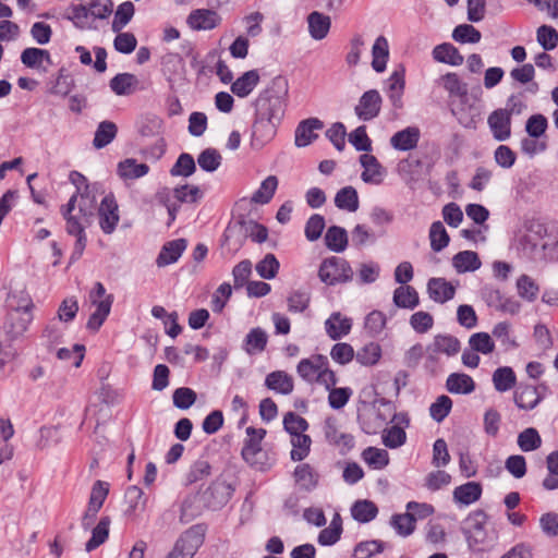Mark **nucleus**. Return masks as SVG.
<instances>
[{
	"instance_id": "6e6552de",
	"label": "nucleus",
	"mask_w": 558,
	"mask_h": 558,
	"mask_svg": "<svg viewBox=\"0 0 558 558\" xmlns=\"http://www.w3.org/2000/svg\"><path fill=\"white\" fill-rule=\"evenodd\" d=\"M233 488L223 480L214 481L202 495L203 505L210 509H219L231 498Z\"/></svg>"
},
{
	"instance_id": "a18cd8bd",
	"label": "nucleus",
	"mask_w": 558,
	"mask_h": 558,
	"mask_svg": "<svg viewBox=\"0 0 558 558\" xmlns=\"http://www.w3.org/2000/svg\"><path fill=\"white\" fill-rule=\"evenodd\" d=\"M278 187V179L276 175L267 177L252 195L251 202L254 204H268L274 197Z\"/></svg>"
},
{
	"instance_id": "052dcab7",
	"label": "nucleus",
	"mask_w": 558,
	"mask_h": 558,
	"mask_svg": "<svg viewBox=\"0 0 558 558\" xmlns=\"http://www.w3.org/2000/svg\"><path fill=\"white\" fill-rule=\"evenodd\" d=\"M518 446L524 452L538 449L542 446V438L534 427H527L518 435Z\"/></svg>"
},
{
	"instance_id": "58836bf2",
	"label": "nucleus",
	"mask_w": 558,
	"mask_h": 558,
	"mask_svg": "<svg viewBox=\"0 0 558 558\" xmlns=\"http://www.w3.org/2000/svg\"><path fill=\"white\" fill-rule=\"evenodd\" d=\"M393 304L400 308L413 310L420 303L418 293L411 286H400L393 291Z\"/></svg>"
},
{
	"instance_id": "2eb2a0df",
	"label": "nucleus",
	"mask_w": 558,
	"mask_h": 558,
	"mask_svg": "<svg viewBox=\"0 0 558 558\" xmlns=\"http://www.w3.org/2000/svg\"><path fill=\"white\" fill-rule=\"evenodd\" d=\"M76 201H77V196L72 195L71 198L69 199L68 204L64 207H62V210H61L62 215L66 221V226H65L66 232L70 235H77V234L85 233V229L89 226V222H90L89 221L90 217H87V220L85 221L80 213L77 215L72 214L75 208Z\"/></svg>"
},
{
	"instance_id": "4d7b16f0",
	"label": "nucleus",
	"mask_w": 558,
	"mask_h": 558,
	"mask_svg": "<svg viewBox=\"0 0 558 558\" xmlns=\"http://www.w3.org/2000/svg\"><path fill=\"white\" fill-rule=\"evenodd\" d=\"M451 36L459 44H476L482 38L481 32L471 24L456 26Z\"/></svg>"
},
{
	"instance_id": "09e8293b",
	"label": "nucleus",
	"mask_w": 558,
	"mask_h": 558,
	"mask_svg": "<svg viewBox=\"0 0 558 558\" xmlns=\"http://www.w3.org/2000/svg\"><path fill=\"white\" fill-rule=\"evenodd\" d=\"M110 518L102 517L92 531V537L85 545L86 551H92L104 544L109 536Z\"/></svg>"
},
{
	"instance_id": "4468645a",
	"label": "nucleus",
	"mask_w": 558,
	"mask_h": 558,
	"mask_svg": "<svg viewBox=\"0 0 558 558\" xmlns=\"http://www.w3.org/2000/svg\"><path fill=\"white\" fill-rule=\"evenodd\" d=\"M460 351V341L449 335H437L433 342L427 347L428 357L433 361L437 359L438 354L453 356Z\"/></svg>"
},
{
	"instance_id": "9b49d317",
	"label": "nucleus",
	"mask_w": 558,
	"mask_h": 558,
	"mask_svg": "<svg viewBox=\"0 0 558 558\" xmlns=\"http://www.w3.org/2000/svg\"><path fill=\"white\" fill-rule=\"evenodd\" d=\"M539 389L545 390L546 386L541 385L539 387H535L527 384H520L513 392L515 405L524 411L536 408L544 398Z\"/></svg>"
},
{
	"instance_id": "79ce46f5",
	"label": "nucleus",
	"mask_w": 558,
	"mask_h": 558,
	"mask_svg": "<svg viewBox=\"0 0 558 558\" xmlns=\"http://www.w3.org/2000/svg\"><path fill=\"white\" fill-rule=\"evenodd\" d=\"M372 57L373 69L377 73L384 72L389 57L388 40L384 36H379L376 38L372 48Z\"/></svg>"
},
{
	"instance_id": "aec40b11",
	"label": "nucleus",
	"mask_w": 558,
	"mask_h": 558,
	"mask_svg": "<svg viewBox=\"0 0 558 558\" xmlns=\"http://www.w3.org/2000/svg\"><path fill=\"white\" fill-rule=\"evenodd\" d=\"M324 123L318 118H308L299 123L295 129L294 143L298 147H305L317 138L316 130H322Z\"/></svg>"
},
{
	"instance_id": "393cba45",
	"label": "nucleus",
	"mask_w": 558,
	"mask_h": 558,
	"mask_svg": "<svg viewBox=\"0 0 558 558\" xmlns=\"http://www.w3.org/2000/svg\"><path fill=\"white\" fill-rule=\"evenodd\" d=\"M429 298L437 303H445L453 299L456 288L445 278H430L427 282Z\"/></svg>"
},
{
	"instance_id": "9d476101",
	"label": "nucleus",
	"mask_w": 558,
	"mask_h": 558,
	"mask_svg": "<svg viewBox=\"0 0 558 558\" xmlns=\"http://www.w3.org/2000/svg\"><path fill=\"white\" fill-rule=\"evenodd\" d=\"M99 226L104 233L111 234L120 220L118 204L113 195H106L98 208Z\"/></svg>"
},
{
	"instance_id": "20e7f679",
	"label": "nucleus",
	"mask_w": 558,
	"mask_h": 558,
	"mask_svg": "<svg viewBox=\"0 0 558 558\" xmlns=\"http://www.w3.org/2000/svg\"><path fill=\"white\" fill-rule=\"evenodd\" d=\"M246 439L241 450L242 458L253 468L265 470L267 468L266 453L262 449V440L266 436V429L246 428Z\"/></svg>"
},
{
	"instance_id": "680f3d73",
	"label": "nucleus",
	"mask_w": 558,
	"mask_h": 558,
	"mask_svg": "<svg viewBox=\"0 0 558 558\" xmlns=\"http://www.w3.org/2000/svg\"><path fill=\"white\" fill-rule=\"evenodd\" d=\"M390 525L398 535L407 537L415 530V518H412L408 512L393 514L390 519Z\"/></svg>"
},
{
	"instance_id": "ddd939ff",
	"label": "nucleus",
	"mask_w": 558,
	"mask_h": 558,
	"mask_svg": "<svg viewBox=\"0 0 558 558\" xmlns=\"http://www.w3.org/2000/svg\"><path fill=\"white\" fill-rule=\"evenodd\" d=\"M487 123L496 141L505 142L511 136V118L500 108L488 116Z\"/></svg>"
},
{
	"instance_id": "3c124183",
	"label": "nucleus",
	"mask_w": 558,
	"mask_h": 558,
	"mask_svg": "<svg viewBox=\"0 0 558 558\" xmlns=\"http://www.w3.org/2000/svg\"><path fill=\"white\" fill-rule=\"evenodd\" d=\"M267 340V335L262 328H253L245 337V351L251 355L260 353L265 350Z\"/></svg>"
},
{
	"instance_id": "1a4fd4ad",
	"label": "nucleus",
	"mask_w": 558,
	"mask_h": 558,
	"mask_svg": "<svg viewBox=\"0 0 558 558\" xmlns=\"http://www.w3.org/2000/svg\"><path fill=\"white\" fill-rule=\"evenodd\" d=\"M278 124L275 121L255 114L251 132L252 148L260 149L267 145L275 137Z\"/></svg>"
},
{
	"instance_id": "ea45409f",
	"label": "nucleus",
	"mask_w": 558,
	"mask_h": 558,
	"mask_svg": "<svg viewBox=\"0 0 558 558\" xmlns=\"http://www.w3.org/2000/svg\"><path fill=\"white\" fill-rule=\"evenodd\" d=\"M493 385L496 391L506 392L517 385V376L510 366H501L493 373Z\"/></svg>"
},
{
	"instance_id": "69168bd1",
	"label": "nucleus",
	"mask_w": 558,
	"mask_h": 558,
	"mask_svg": "<svg viewBox=\"0 0 558 558\" xmlns=\"http://www.w3.org/2000/svg\"><path fill=\"white\" fill-rule=\"evenodd\" d=\"M280 264L276 256L271 253L265 255V257L256 264V272L263 279H274L279 270Z\"/></svg>"
},
{
	"instance_id": "f8f14e48",
	"label": "nucleus",
	"mask_w": 558,
	"mask_h": 558,
	"mask_svg": "<svg viewBox=\"0 0 558 558\" xmlns=\"http://www.w3.org/2000/svg\"><path fill=\"white\" fill-rule=\"evenodd\" d=\"M405 87V70L399 65L387 80V95L393 108L403 107V93Z\"/></svg>"
},
{
	"instance_id": "603ef678",
	"label": "nucleus",
	"mask_w": 558,
	"mask_h": 558,
	"mask_svg": "<svg viewBox=\"0 0 558 558\" xmlns=\"http://www.w3.org/2000/svg\"><path fill=\"white\" fill-rule=\"evenodd\" d=\"M429 241L434 252H440L448 246L450 238L441 221H435L430 225Z\"/></svg>"
},
{
	"instance_id": "7c9ffc66",
	"label": "nucleus",
	"mask_w": 558,
	"mask_h": 558,
	"mask_svg": "<svg viewBox=\"0 0 558 558\" xmlns=\"http://www.w3.org/2000/svg\"><path fill=\"white\" fill-rule=\"evenodd\" d=\"M259 80L257 70L246 71L232 83L231 92L239 98H245L255 89Z\"/></svg>"
},
{
	"instance_id": "49530a36",
	"label": "nucleus",
	"mask_w": 558,
	"mask_h": 558,
	"mask_svg": "<svg viewBox=\"0 0 558 558\" xmlns=\"http://www.w3.org/2000/svg\"><path fill=\"white\" fill-rule=\"evenodd\" d=\"M378 508L371 500H357L351 508L353 519L360 523H367L376 518Z\"/></svg>"
},
{
	"instance_id": "473e14b6",
	"label": "nucleus",
	"mask_w": 558,
	"mask_h": 558,
	"mask_svg": "<svg viewBox=\"0 0 558 558\" xmlns=\"http://www.w3.org/2000/svg\"><path fill=\"white\" fill-rule=\"evenodd\" d=\"M308 33L315 40L324 39L330 29L331 21L328 15L314 11L307 16Z\"/></svg>"
},
{
	"instance_id": "5701e85b",
	"label": "nucleus",
	"mask_w": 558,
	"mask_h": 558,
	"mask_svg": "<svg viewBox=\"0 0 558 558\" xmlns=\"http://www.w3.org/2000/svg\"><path fill=\"white\" fill-rule=\"evenodd\" d=\"M324 364H328V359L325 355L316 354L308 359H303L296 366V372L302 379L307 383H314L322 372Z\"/></svg>"
},
{
	"instance_id": "864d4df0",
	"label": "nucleus",
	"mask_w": 558,
	"mask_h": 558,
	"mask_svg": "<svg viewBox=\"0 0 558 558\" xmlns=\"http://www.w3.org/2000/svg\"><path fill=\"white\" fill-rule=\"evenodd\" d=\"M202 497L197 494L190 495L184 498L181 505L180 520L184 523H189L194 520L202 512Z\"/></svg>"
},
{
	"instance_id": "0e129e2a",
	"label": "nucleus",
	"mask_w": 558,
	"mask_h": 558,
	"mask_svg": "<svg viewBox=\"0 0 558 558\" xmlns=\"http://www.w3.org/2000/svg\"><path fill=\"white\" fill-rule=\"evenodd\" d=\"M196 170L195 160L192 155L187 153L181 154L175 163L170 169V173L172 177H184L187 178L192 175Z\"/></svg>"
},
{
	"instance_id": "de8ad7c7",
	"label": "nucleus",
	"mask_w": 558,
	"mask_h": 558,
	"mask_svg": "<svg viewBox=\"0 0 558 558\" xmlns=\"http://www.w3.org/2000/svg\"><path fill=\"white\" fill-rule=\"evenodd\" d=\"M118 132L117 125L111 121H102L98 124L93 145L97 148H104L109 145L116 137Z\"/></svg>"
},
{
	"instance_id": "6ab92c4d",
	"label": "nucleus",
	"mask_w": 558,
	"mask_h": 558,
	"mask_svg": "<svg viewBox=\"0 0 558 558\" xmlns=\"http://www.w3.org/2000/svg\"><path fill=\"white\" fill-rule=\"evenodd\" d=\"M187 246V242L185 239H177L167 242L160 250L156 264L158 267H166L168 265L174 264L182 256L183 252Z\"/></svg>"
},
{
	"instance_id": "8fccbe9b",
	"label": "nucleus",
	"mask_w": 558,
	"mask_h": 558,
	"mask_svg": "<svg viewBox=\"0 0 558 558\" xmlns=\"http://www.w3.org/2000/svg\"><path fill=\"white\" fill-rule=\"evenodd\" d=\"M69 21L73 23V25L78 29H88L92 28L89 23V14L87 11L86 3H72L68 8V14L65 16Z\"/></svg>"
},
{
	"instance_id": "412c9836",
	"label": "nucleus",
	"mask_w": 558,
	"mask_h": 558,
	"mask_svg": "<svg viewBox=\"0 0 558 558\" xmlns=\"http://www.w3.org/2000/svg\"><path fill=\"white\" fill-rule=\"evenodd\" d=\"M203 543L202 535L195 529H189L175 542L173 550L184 558H193Z\"/></svg>"
},
{
	"instance_id": "e2e57ef3",
	"label": "nucleus",
	"mask_w": 558,
	"mask_h": 558,
	"mask_svg": "<svg viewBox=\"0 0 558 558\" xmlns=\"http://www.w3.org/2000/svg\"><path fill=\"white\" fill-rule=\"evenodd\" d=\"M222 161L220 153L216 148H206L197 157L199 168L206 172L216 171Z\"/></svg>"
},
{
	"instance_id": "13d9d810",
	"label": "nucleus",
	"mask_w": 558,
	"mask_h": 558,
	"mask_svg": "<svg viewBox=\"0 0 558 558\" xmlns=\"http://www.w3.org/2000/svg\"><path fill=\"white\" fill-rule=\"evenodd\" d=\"M135 12V7L131 1L121 3L116 13L111 24L113 32L122 31L132 20Z\"/></svg>"
},
{
	"instance_id": "2f4dec72",
	"label": "nucleus",
	"mask_w": 558,
	"mask_h": 558,
	"mask_svg": "<svg viewBox=\"0 0 558 558\" xmlns=\"http://www.w3.org/2000/svg\"><path fill=\"white\" fill-rule=\"evenodd\" d=\"M446 389L453 395H469L475 390V383L468 374L451 373L447 377Z\"/></svg>"
},
{
	"instance_id": "c756f323",
	"label": "nucleus",
	"mask_w": 558,
	"mask_h": 558,
	"mask_svg": "<svg viewBox=\"0 0 558 558\" xmlns=\"http://www.w3.org/2000/svg\"><path fill=\"white\" fill-rule=\"evenodd\" d=\"M433 59L436 62L459 66L463 63L464 58L452 44L444 43L434 47L432 51Z\"/></svg>"
},
{
	"instance_id": "f03ea898",
	"label": "nucleus",
	"mask_w": 558,
	"mask_h": 558,
	"mask_svg": "<svg viewBox=\"0 0 558 558\" xmlns=\"http://www.w3.org/2000/svg\"><path fill=\"white\" fill-rule=\"evenodd\" d=\"M287 97V81L281 76L272 78L255 100V114L280 123L284 117Z\"/></svg>"
},
{
	"instance_id": "b1692460",
	"label": "nucleus",
	"mask_w": 558,
	"mask_h": 558,
	"mask_svg": "<svg viewBox=\"0 0 558 558\" xmlns=\"http://www.w3.org/2000/svg\"><path fill=\"white\" fill-rule=\"evenodd\" d=\"M360 162L364 169L361 179L365 183L380 184L383 182L385 170L375 156L363 154L360 157Z\"/></svg>"
},
{
	"instance_id": "e433bc0d",
	"label": "nucleus",
	"mask_w": 558,
	"mask_h": 558,
	"mask_svg": "<svg viewBox=\"0 0 558 558\" xmlns=\"http://www.w3.org/2000/svg\"><path fill=\"white\" fill-rule=\"evenodd\" d=\"M137 83L138 80L134 74L119 73L110 80L109 86L116 95L128 96L135 90Z\"/></svg>"
},
{
	"instance_id": "774afa93",
	"label": "nucleus",
	"mask_w": 558,
	"mask_h": 558,
	"mask_svg": "<svg viewBox=\"0 0 558 558\" xmlns=\"http://www.w3.org/2000/svg\"><path fill=\"white\" fill-rule=\"evenodd\" d=\"M517 289L520 298L526 300L527 302H533L536 300L539 292V287L537 283L527 275H522L518 278Z\"/></svg>"
},
{
	"instance_id": "cd10ccee",
	"label": "nucleus",
	"mask_w": 558,
	"mask_h": 558,
	"mask_svg": "<svg viewBox=\"0 0 558 558\" xmlns=\"http://www.w3.org/2000/svg\"><path fill=\"white\" fill-rule=\"evenodd\" d=\"M265 386L279 395H290L294 389L293 378L283 371L269 373L265 378Z\"/></svg>"
},
{
	"instance_id": "5fc2aeb1",
	"label": "nucleus",
	"mask_w": 558,
	"mask_h": 558,
	"mask_svg": "<svg viewBox=\"0 0 558 558\" xmlns=\"http://www.w3.org/2000/svg\"><path fill=\"white\" fill-rule=\"evenodd\" d=\"M357 363L364 366L375 365L381 357V348L376 342L366 343L355 353Z\"/></svg>"
},
{
	"instance_id": "c85d7f7f",
	"label": "nucleus",
	"mask_w": 558,
	"mask_h": 558,
	"mask_svg": "<svg viewBox=\"0 0 558 558\" xmlns=\"http://www.w3.org/2000/svg\"><path fill=\"white\" fill-rule=\"evenodd\" d=\"M420 140V130L415 126H408L395 133L390 138L391 146L401 151L415 148Z\"/></svg>"
},
{
	"instance_id": "f3484780",
	"label": "nucleus",
	"mask_w": 558,
	"mask_h": 558,
	"mask_svg": "<svg viewBox=\"0 0 558 558\" xmlns=\"http://www.w3.org/2000/svg\"><path fill=\"white\" fill-rule=\"evenodd\" d=\"M221 17L216 11L197 9L187 16V24L195 31H209L220 24Z\"/></svg>"
},
{
	"instance_id": "c03bdc74",
	"label": "nucleus",
	"mask_w": 558,
	"mask_h": 558,
	"mask_svg": "<svg viewBox=\"0 0 558 558\" xmlns=\"http://www.w3.org/2000/svg\"><path fill=\"white\" fill-rule=\"evenodd\" d=\"M149 167L146 163H138L134 158H128L118 163V173L122 179L134 180L146 175Z\"/></svg>"
},
{
	"instance_id": "bb28decb",
	"label": "nucleus",
	"mask_w": 558,
	"mask_h": 558,
	"mask_svg": "<svg viewBox=\"0 0 558 558\" xmlns=\"http://www.w3.org/2000/svg\"><path fill=\"white\" fill-rule=\"evenodd\" d=\"M113 303V295L108 294L102 300L96 301V304H92L95 306V311L90 314L86 327L87 329L92 331H98L99 328L102 326L105 320L110 314L111 306Z\"/></svg>"
},
{
	"instance_id": "c9c22d12",
	"label": "nucleus",
	"mask_w": 558,
	"mask_h": 558,
	"mask_svg": "<svg viewBox=\"0 0 558 558\" xmlns=\"http://www.w3.org/2000/svg\"><path fill=\"white\" fill-rule=\"evenodd\" d=\"M324 239L327 248L335 253H341L348 246V232L342 227H329Z\"/></svg>"
},
{
	"instance_id": "4be33fe9",
	"label": "nucleus",
	"mask_w": 558,
	"mask_h": 558,
	"mask_svg": "<svg viewBox=\"0 0 558 558\" xmlns=\"http://www.w3.org/2000/svg\"><path fill=\"white\" fill-rule=\"evenodd\" d=\"M483 493L482 484L478 482H468L457 486L452 493V499L458 506H470L480 500Z\"/></svg>"
},
{
	"instance_id": "a211bd4d",
	"label": "nucleus",
	"mask_w": 558,
	"mask_h": 558,
	"mask_svg": "<svg viewBox=\"0 0 558 558\" xmlns=\"http://www.w3.org/2000/svg\"><path fill=\"white\" fill-rule=\"evenodd\" d=\"M352 319L343 316L340 312H333L325 320V330L331 340H339L350 333Z\"/></svg>"
},
{
	"instance_id": "423d86ee",
	"label": "nucleus",
	"mask_w": 558,
	"mask_h": 558,
	"mask_svg": "<svg viewBox=\"0 0 558 558\" xmlns=\"http://www.w3.org/2000/svg\"><path fill=\"white\" fill-rule=\"evenodd\" d=\"M33 307L34 304L29 302L27 305L16 308L8 315L3 329L10 340H15L26 332L34 318Z\"/></svg>"
},
{
	"instance_id": "6e6d98bb",
	"label": "nucleus",
	"mask_w": 558,
	"mask_h": 558,
	"mask_svg": "<svg viewBox=\"0 0 558 558\" xmlns=\"http://www.w3.org/2000/svg\"><path fill=\"white\" fill-rule=\"evenodd\" d=\"M363 460L373 469L381 470L389 463V456L385 449L368 447L362 452Z\"/></svg>"
},
{
	"instance_id": "37998d69",
	"label": "nucleus",
	"mask_w": 558,
	"mask_h": 558,
	"mask_svg": "<svg viewBox=\"0 0 558 558\" xmlns=\"http://www.w3.org/2000/svg\"><path fill=\"white\" fill-rule=\"evenodd\" d=\"M294 477L301 488L307 492L318 485L319 475L308 463L298 465L294 470Z\"/></svg>"
},
{
	"instance_id": "a878e982",
	"label": "nucleus",
	"mask_w": 558,
	"mask_h": 558,
	"mask_svg": "<svg viewBox=\"0 0 558 558\" xmlns=\"http://www.w3.org/2000/svg\"><path fill=\"white\" fill-rule=\"evenodd\" d=\"M492 337H494L500 344L504 351H512L520 347L511 323L504 320L497 323L492 329Z\"/></svg>"
},
{
	"instance_id": "f257e3e1",
	"label": "nucleus",
	"mask_w": 558,
	"mask_h": 558,
	"mask_svg": "<svg viewBox=\"0 0 558 558\" xmlns=\"http://www.w3.org/2000/svg\"><path fill=\"white\" fill-rule=\"evenodd\" d=\"M462 533L469 549L474 553L488 551L498 541L497 531L488 527V514L481 509L469 513L464 520Z\"/></svg>"
},
{
	"instance_id": "338daca9",
	"label": "nucleus",
	"mask_w": 558,
	"mask_h": 558,
	"mask_svg": "<svg viewBox=\"0 0 558 558\" xmlns=\"http://www.w3.org/2000/svg\"><path fill=\"white\" fill-rule=\"evenodd\" d=\"M469 345L474 351L485 355L493 353L495 350V342L492 336L484 331L473 333L469 339Z\"/></svg>"
},
{
	"instance_id": "7ed1b4c3",
	"label": "nucleus",
	"mask_w": 558,
	"mask_h": 558,
	"mask_svg": "<svg viewBox=\"0 0 558 558\" xmlns=\"http://www.w3.org/2000/svg\"><path fill=\"white\" fill-rule=\"evenodd\" d=\"M223 238L225 244L233 245V248L236 251L244 244L247 238L256 243L265 242L268 238V230L265 226L254 220L241 219L227 227Z\"/></svg>"
},
{
	"instance_id": "a19ab883",
	"label": "nucleus",
	"mask_w": 558,
	"mask_h": 558,
	"mask_svg": "<svg viewBox=\"0 0 558 558\" xmlns=\"http://www.w3.org/2000/svg\"><path fill=\"white\" fill-rule=\"evenodd\" d=\"M335 205L349 213H354L359 209V195L353 186H344L340 189L335 196Z\"/></svg>"
},
{
	"instance_id": "0eeeda50",
	"label": "nucleus",
	"mask_w": 558,
	"mask_h": 558,
	"mask_svg": "<svg viewBox=\"0 0 558 558\" xmlns=\"http://www.w3.org/2000/svg\"><path fill=\"white\" fill-rule=\"evenodd\" d=\"M383 98L377 89H369L362 94L354 107V113L361 121H372L380 113Z\"/></svg>"
},
{
	"instance_id": "4c0bfd02",
	"label": "nucleus",
	"mask_w": 558,
	"mask_h": 558,
	"mask_svg": "<svg viewBox=\"0 0 558 558\" xmlns=\"http://www.w3.org/2000/svg\"><path fill=\"white\" fill-rule=\"evenodd\" d=\"M21 62L31 69H41L43 63L51 64V56L48 50L29 47L25 48L21 53Z\"/></svg>"
},
{
	"instance_id": "39448f33",
	"label": "nucleus",
	"mask_w": 558,
	"mask_h": 558,
	"mask_svg": "<svg viewBox=\"0 0 558 558\" xmlns=\"http://www.w3.org/2000/svg\"><path fill=\"white\" fill-rule=\"evenodd\" d=\"M318 277L328 286L345 283L352 280L353 270L348 260L331 256L324 259L319 266Z\"/></svg>"
},
{
	"instance_id": "dca6fc26",
	"label": "nucleus",
	"mask_w": 558,
	"mask_h": 558,
	"mask_svg": "<svg viewBox=\"0 0 558 558\" xmlns=\"http://www.w3.org/2000/svg\"><path fill=\"white\" fill-rule=\"evenodd\" d=\"M324 432L327 441L336 446L340 453L344 454L354 447V437L351 434L340 432L335 421L327 420Z\"/></svg>"
},
{
	"instance_id": "bf43d9fd",
	"label": "nucleus",
	"mask_w": 558,
	"mask_h": 558,
	"mask_svg": "<svg viewBox=\"0 0 558 558\" xmlns=\"http://www.w3.org/2000/svg\"><path fill=\"white\" fill-rule=\"evenodd\" d=\"M291 459L293 461L304 460L311 450L312 439L306 434L291 436Z\"/></svg>"
},
{
	"instance_id": "f704fd0d",
	"label": "nucleus",
	"mask_w": 558,
	"mask_h": 558,
	"mask_svg": "<svg viewBox=\"0 0 558 558\" xmlns=\"http://www.w3.org/2000/svg\"><path fill=\"white\" fill-rule=\"evenodd\" d=\"M439 82L450 98H464L468 95V84L454 72L440 76Z\"/></svg>"
},
{
	"instance_id": "72a5a7b5",
	"label": "nucleus",
	"mask_w": 558,
	"mask_h": 558,
	"mask_svg": "<svg viewBox=\"0 0 558 558\" xmlns=\"http://www.w3.org/2000/svg\"><path fill=\"white\" fill-rule=\"evenodd\" d=\"M482 263L476 252L462 251L452 257V266L458 274L472 272L481 267Z\"/></svg>"
}]
</instances>
